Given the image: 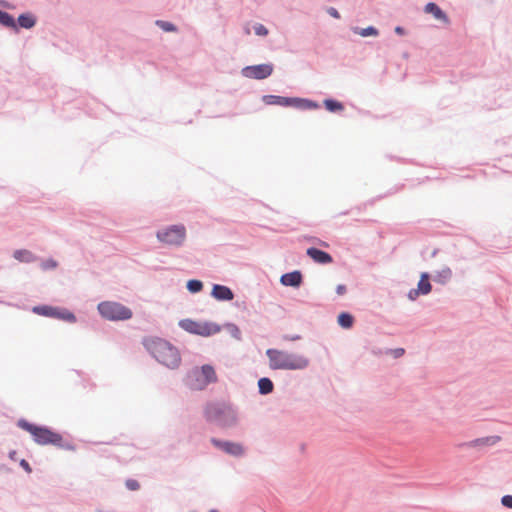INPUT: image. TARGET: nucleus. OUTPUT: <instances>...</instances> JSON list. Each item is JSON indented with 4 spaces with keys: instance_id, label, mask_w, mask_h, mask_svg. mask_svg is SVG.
I'll list each match as a JSON object with an SVG mask.
<instances>
[{
    "instance_id": "f257e3e1",
    "label": "nucleus",
    "mask_w": 512,
    "mask_h": 512,
    "mask_svg": "<svg viewBox=\"0 0 512 512\" xmlns=\"http://www.w3.org/2000/svg\"><path fill=\"white\" fill-rule=\"evenodd\" d=\"M207 423L221 429H231L239 424V410L229 401L216 400L207 402L203 409Z\"/></svg>"
},
{
    "instance_id": "f03ea898",
    "label": "nucleus",
    "mask_w": 512,
    "mask_h": 512,
    "mask_svg": "<svg viewBox=\"0 0 512 512\" xmlns=\"http://www.w3.org/2000/svg\"><path fill=\"white\" fill-rule=\"evenodd\" d=\"M17 426L29 432L35 443L38 445H53L57 448L74 451L75 445L71 442L65 441L61 434L54 432L47 426H38L28 422L26 419L21 418L17 422Z\"/></svg>"
},
{
    "instance_id": "7ed1b4c3",
    "label": "nucleus",
    "mask_w": 512,
    "mask_h": 512,
    "mask_svg": "<svg viewBox=\"0 0 512 512\" xmlns=\"http://www.w3.org/2000/svg\"><path fill=\"white\" fill-rule=\"evenodd\" d=\"M148 352L162 365L170 369H176L181 363L178 349L169 341L159 338H147L143 342Z\"/></svg>"
},
{
    "instance_id": "20e7f679",
    "label": "nucleus",
    "mask_w": 512,
    "mask_h": 512,
    "mask_svg": "<svg viewBox=\"0 0 512 512\" xmlns=\"http://www.w3.org/2000/svg\"><path fill=\"white\" fill-rule=\"evenodd\" d=\"M266 356L272 370H304L310 364V360L304 355L274 348L267 349Z\"/></svg>"
},
{
    "instance_id": "39448f33",
    "label": "nucleus",
    "mask_w": 512,
    "mask_h": 512,
    "mask_svg": "<svg viewBox=\"0 0 512 512\" xmlns=\"http://www.w3.org/2000/svg\"><path fill=\"white\" fill-rule=\"evenodd\" d=\"M157 240L172 248H180L187 238V230L183 224H173L162 227L156 231Z\"/></svg>"
},
{
    "instance_id": "423d86ee",
    "label": "nucleus",
    "mask_w": 512,
    "mask_h": 512,
    "mask_svg": "<svg viewBox=\"0 0 512 512\" xmlns=\"http://www.w3.org/2000/svg\"><path fill=\"white\" fill-rule=\"evenodd\" d=\"M97 310L102 318L109 321H125L133 316L129 307L115 301H102L98 304Z\"/></svg>"
},
{
    "instance_id": "0eeeda50",
    "label": "nucleus",
    "mask_w": 512,
    "mask_h": 512,
    "mask_svg": "<svg viewBox=\"0 0 512 512\" xmlns=\"http://www.w3.org/2000/svg\"><path fill=\"white\" fill-rule=\"evenodd\" d=\"M179 327L194 335L208 337L220 332L218 324L212 322H197L192 319H182L179 321Z\"/></svg>"
},
{
    "instance_id": "6e6552de",
    "label": "nucleus",
    "mask_w": 512,
    "mask_h": 512,
    "mask_svg": "<svg viewBox=\"0 0 512 512\" xmlns=\"http://www.w3.org/2000/svg\"><path fill=\"white\" fill-rule=\"evenodd\" d=\"M274 66L271 63L246 66L241 70L242 76L250 79H266L273 73Z\"/></svg>"
},
{
    "instance_id": "1a4fd4ad",
    "label": "nucleus",
    "mask_w": 512,
    "mask_h": 512,
    "mask_svg": "<svg viewBox=\"0 0 512 512\" xmlns=\"http://www.w3.org/2000/svg\"><path fill=\"white\" fill-rule=\"evenodd\" d=\"M195 377L197 381H200L198 385H191L194 389H203L210 383L217 381L216 372L213 366L205 364L200 370H195L189 377Z\"/></svg>"
},
{
    "instance_id": "9d476101",
    "label": "nucleus",
    "mask_w": 512,
    "mask_h": 512,
    "mask_svg": "<svg viewBox=\"0 0 512 512\" xmlns=\"http://www.w3.org/2000/svg\"><path fill=\"white\" fill-rule=\"evenodd\" d=\"M210 441L214 447L220 449L221 451L225 452L228 455L234 457H241L244 455V447L240 443L221 440L218 438H211Z\"/></svg>"
},
{
    "instance_id": "9b49d317",
    "label": "nucleus",
    "mask_w": 512,
    "mask_h": 512,
    "mask_svg": "<svg viewBox=\"0 0 512 512\" xmlns=\"http://www.w3.org/2000/svg\"><path fill=\"white\" fill-rule=\"evenodd\" d=\"M501 440V437L498 435L486 436L477 438L468 442L460 443L458 446L460 448L468 447V448H482L486 446H493L497 444Z\"/></svg>"
},
{
    "instance_id": "f8f14e48",
    "label": "nucleus",
    "mask_w": 512,
    "mask_h": 512,
    "mask_svg": "<svg viewBox=\"0 0 512 512\" xmlns=\"http://www.w3.org/2000/svg\"><path fill=\"white\" fill-rule=\"evenodd\" d=\"M280 283L283 286L297 288L303 283V275L299 270L285 273L280 277Z\"/></svg>"
},
{
    "instance_id": "ddd939ff",
    "label": "nucleus",
    "mask_w": 512,
    "mask_h": 512,
    "mask_svg": "<svg viewBox=\"0 0 512 512\" xmlns=\"http://www.w3.org/2000/svg\"><path fill=\"white\" fill-rule=\"evenodd\" d=\"M306 254L313 261L319 264H330L333 262V258L328 252L316 247H309L306 251Z\"/></svg>"
},
{
    "instance_id": "4468645a",
    "label": "nucleus",
    "mask_w": 512,
    "mask_h": 512,
    "mask_svg": "<svg viewBox=\"0 0 512 512\" xmlns=\"http://www.w3.org/2000/svg\"><path fill=\"white\" fill-rule=\"evenodd\" d=\"M211 296L218 301H231L234 298V292L228 286L214 284L212 287Z\"/></svg>"
},
{
    "instance_id": "2eb2a0df",
    "label": "nucleus",
    "mask_w": 512,
    "mask_h": 512,
    "mask_svg": "<svg viewBox=\"0 0 512 512\" xmlns=\"http://www.w3.org/2000/svg\"><path fill=\"white\" fill-rule=\"evenodd\" d=\"M424 11L428 14L433 15L435 19L442 21L445 24L450 23L447 14L434 2L427 3L424 7Z\"/></svg>"
},
{
    "instance_id": "dca6fc26",
    "label": "nucleus",
    "mask_w": 512,
    "mask_h": 512,
    "mask_svg": "<svg viewBox=\"0 0 512 512\" xmlns=\"http://www.w3.org/2000/svg\"><path fill=\"white\" fill-rule=\"evenodd\" d=\"M293 97H285L279 95H264L262 97V101L266 105H279L283 107H291L292 106Z\"/></svg>"
},
{
    "instance_id": "f3484780",
    "label": "nucleus",
    "mask_w": 512,
    "mask_h": 512,
    "mask_svg": "<svg viewBox=\"0 0 512 512\" xmlns=\"http://www.w3.org/2000/svg\"><path fill=\"white\" fill-rule=\"evenodd\" d=\"M291 107H294L298 110H315L319 109L320 105L318 102L311 99L293 97Z\"/></svg>"
},
{
    "instance_id": "a211bd4d",
    "label": "nucleus",
    "mask_w": 512,
    "mask_h": 512,
    "mask_svg": "<svg viewBox=\"0 0 512 512\" xmlns=\"http://www.w3.org/2000/svg\"><path fill=\"white\" fill-rule=\"evenodd\" d=\"M59 307L50 305H37L32 308V312L44 316L57 319Z\"/></svg>"
},
{
    "instance_id": "6ab92c4d",
    "label": "nucleus",
    "mask_w": 512,
    "mask_h": 512,
    "mask_svg": "<svg viewBox=\"0 0 512 512\" xmlns=\"http://www.w3.org/2000/svg\"><path fill=\"white\" fill-rule=\"evenodd\" d=\"M36 22V17L32 13L26 12L18 16L16 24L17 27L19 26L24 29H31L36 25Z\"/></svg>"
},
{
    "instance_id": "aec40b11",
    "label": "nucleus",
    "mask_w": 512,
    "mask_h": 512,
    "mask_svg": "<svg viewBox=\"0 0 512 512\" xmlns=\"http://www.w3.org/2000/svg\"><path fill=\"white\" fill-rule=\"evenodd\" d=\"M431 275L428 272H422L420 279L417 284V289L422 295H428L432 291V285L430 283Z\"/></svg>"
},
{
    "instance_id": "412c9836",
    "label": "nucleus",
    "mask_w": 512,
    "mask_h": 512,
    "mask_svg": "<svg viewBox=\"0 0 512 512\" xmlns=\"http://www.w3.org/2000/svg\"><path fill=\"white\" fill-rule=\"evenodd\" d=\"M13 257L23 263H32L38 259V257L31 251L26 249H18L13 253Z\"/></svg>"
},
{
    "instance_id": "4be33fe9",
    "label": "nucleus",
    "mask_w": 512,
    "mask_h": 512,
    "mask_svg": "<svg viewBox=\"0 0 512 512\" xmlns=\"http://www.w3.org/2000/svg\"><path fill=\"white\" fill-rule=\"evenodd\" d=\"M452 270L449 267H444L440 271H437L433 277V280L436 283H439L441 285L447 284L451 278H452Z\"/></svg>"
},
{
    "instance_id": "5701e85b",
    "label": "nucleus",
    "mask_w": 512,
    "mask_h": 512,
    "mask_svg": "<svg viewBox=\"0 0 512 512\" xmlns=\"http://www.w3.org/2000/svg\"><path fill=\"white\" fill-rule=\"evenodd\" d=\"M274 390V383L268 377H262L258 380V392L261 395L271 394Z\"/></svg>"
},
{
    "instance_id": "b1692460",
    "label": "nucleus",
    "mask_w": 512,
    "mask_h": 512,
    "mask_svg": "<svg viewBox=\"0 0 512 512\" xmlns=\"http://www.w3.org/2000/svg\"><path fill=\"white\" fill-rule=\"evenodd\" d=\"M0 25L6 28L18 30L15 18L8 12L0 9Z\"/></svg>"
},
{
    "instance_id": "393cba45",
    "label": "nucleus",
    "mask_w": 512,
    "mask_h": 512,
    "mask_svg": "<svg viewBox=\"0 0 512 512\" xmlns=\"http://www.w3.org/2000/svg\"><path fill=\"white\" fill-rule=\"evenodd\" d=\"M323 104H324L325 109L331 113H338V112H341L344 110L343 103L336 99H332V98L325 99Z\"/></svg>"
},
{
    "instance_id": "a878e982",
    "label": "nucleus",
    "mask_w": 512,
    "mask_h": 512,
    "mask_svg": "<svg viewBox=\"0 0 512 512\" xmlns=\"http://www.w3.org/2000/svg\"><path fill=\"white\" fill-rule=\"evenodd\" d=\"M339 326L344 329H349L353 326L354 317L348 312H341L337 317Z\"/></svg>"
},
{
    "instance_id": "bb28decb",
    "label": "nucleus",
    "mask_w": 512,
    "mask_h": 512,
    "mask_svg": "<svg viewBox=\"0 0 512 512\" xmlns=\"http://www.w3.org/2000/svg\"><path fill=\"white\" fill-rule=\"evenodd\" d=\"M353 32L362 37L378 36L379 31L374 26H368L366 28L354 27Z\"/></svg>"
},
{
    "instance_id": "cd10ccee",
    "label": "nucleus",
    "mask_w": 512,
    "mask_h": 512,
    "mask_svg": "<svg viewBox=\"0 0 512 512\" xmlns=\"http://www.w3.org/2000/svg\"><path fill=\"white\" fill-rule=\"evenodd\" d=\"M57 319L64 320L69 323H75L77 321V318L74 313L69 311L66 308H60L58 309V316Z\"/></svg>"
},
{
    "instance_id": "c85d7f7f",
    "label": "nucleus",
    "mask_w": 512,
    "mask_h": 512,
    "mask_svg": "<svg viewBox=\"0 0 512 512\" xmlns=\"http://www.w3.org/2000/svg\"><path fill=\"white\" fill-rule=\"evenodd\" d=\"M186 288L192 294L199 293L203 289V282L198 279H190L186 283Z\"/></svg>"
},
{
    "instance_id": "c756f323",
    "label": "nucleus",
    "mask_w": 512,
    "mask_h": 512,
    "mask_svg": "<svg viewBox=\"0 0 512 512\" xmlns=\"http://www.w3.org/2000/svg\"><path fill=\"white\" fill-rule=\"evenodd\" d=\"M155 24L162 29L164 32H175L177 31V27L168 21L164 20H156Z\"/></svg>"
},
{
    "instance_id": "7c9ffc66",
    "label": "nucleus",
    "mask_w": 512,
    "mask_h": 512,
    "mask_svg": "<svg viewBox=\"0 0 512 512\" xmlns=\"http://www.w3.org/2000/svg\"><path fill=\"white\" fill-rule=\"evenodd\" d=\"M226 328L233 338H235L236 340H241L242 333L236 324L227 323Z\"/></svg>"
},
{
    "instance_id": "2f4dec72",
    "label": "nucleus",
    "mask_w": 512,
    "mask_h": 512,
    "mask_svg": "<svg viewBox=\"0 0 512 512\" xmlns=\"http://www.w3.org/2000/svg\"><path fill=\"white\" fill-rule=\"evenodd\" d=\"M58 262L54 260L53 258H48L46 260H43L40 264V267L43 271L53 270L57 268Z\"/></svg>"
},
{
    "instance_id": "473e14b6",
    "label": "nucleus",
    "mask_w": 512,
    "mask_h": 512,
    "mask_svg": "<svg viewBox=\"0 0 512 512\" xmlns=\"http://www.w3.org/2000/svg\"><path fill=\"white\" fill-rule=\"evenodd\" d=\"M254 32L258 36H266V35H268V29L263 24H260V23H257L254 26Z\"/></svg>"
},
{
    "instance_id": "72a5a7b5",
    "label": "nucleus",
    "mask_w": 512,
    "mask_h": 512,
    "mask_svg": "<svg viewBox=\"0 0 512 512\" xmlns=\"http://www.w3.org/2000/svg\"><path fill=\"white\" fill-rule=\"evenodd\" d=\"M127 489L131 490V491H136L140 488V484L137 480H134V479H128L126 480V483H125Z\"/></svg>"
},
{
    "instance_id": "f704fd0d",
    "label": "nucleus",
    "mask_w": 512,
    "mask_h": 512,
    "mask_svg": "<svg viewBox=\"0 0 512 512\" xmlns=\"http://www.w3.org/2000/svg\"><path fill=\"white\" fill-rule=\"evenodd\" d=\"M501 504L509 509H512V495H504L501 498Z\"/></svg>"
},
{
    "instance_id": "c9c22d12",
    "label": "nucleus",
    "mask_w": 512,
    "mask_h": 512,
    "mask_svg": "<svg viewBox=\"0 0 512 512\" xmlns=\"http://www.w3.org/2000/svg\"><path fill=\"white\" fill-rule=\"evenodd\" d=\"M390 354L393 355L394 358H400L404 355L405 350L403 348H395V349H389L388 351Z\"/></svg>"
},
{
    "instance_id": "e433bc0d",
    "label": "nucleus",
    "mask_w": 512,
    "mask_h": 512,
    "mask_svg": "<svg viewBox=\"0 0 512 512\" xmlns=\"http://www.w3.org/2000/svg\"><path fill=\"white\" fill-rule=\"evenodd\" d=\"M420 295H422V293H420V292L418 291V289H417V288H415V289H411V290L408 292V295H407V296H408V298H409L410 300L414 301V300H416Z\"/></svg>"
},
{
    "instance_id": "4c0bfd02",
    "label": "nucleus",
    "mask_w": 512,
    "mask_h": 512,
    "mask_svg": "<svg viewBox=\"0 0 512 512\" xmlns=\"http://www.w3.org/2000/svg\"><path fill=\"white\" fill-rule=\"evenodd\" d=\"M326 12L333 18L335 19H340V13L338 12V10L334 7H328L326 9Z\"/></svg>"
},
{
    "instance_id": "58836bf2",
    "label": "nucleus",
    "mask_w": 512,
    "mask_h": 512,
    "mask_svg": "<svg viewBox=\"0 0 512 512\" xmlns=\"http://www.w3.org/2000/svg\"><path fill=\"white\" fill-rule=\"evenodd\" d=\"M19 464L27 473L32 472L30 464L25 459H22Z\"/></svg>"
},
{
    "instance_id": "ea45409f",
    "label": "nucleus",
    "mask_w": 512,
    "mask_h": 512,
    "mask_svg": "<svg viewBox=\"0 0 512 512\" xmlns=\"http://www.w3.org/2000/svg\"><path fill=\"white\" fill-rule=\"evenodd\" d=\"M347 292V287L344 284H339L336 287V293L338 295H344Z\"/></svg>"
},
{
    "instance_id": "a19ab883",
    "label": "nucleus",
    "mask_w": 512,
    "mask_h": 512,
    "mask_svg": "<svg viewBox=\"0 0 512 512\" xmlns=\"http://www.w3.org/2000/svg\"><path fill=\"white\" fill-rule=\"evenodd\" d=\"M394 32L397 34V35H405L406 33V30L402 27V26H396L395 29H394Z\"/></svg>"
},
{
    "instance_id": "79ce46f5",
    "label": "nucleus",
    "mask_w": 512,
    "mask_h": 512,
    "mask_svg": "<svg viewBox=\"0 0 512 512\" xmlns=\"http://www.w3.org/2000/svg\"><path fill=\"white\" fill-rule=\"evenodd\" d=\"M285 339H289V340L295 341V340L300 339V336L299 335H294V336H291V337L285 336Z\"/></svg>"
},
{
    "instance_id": "37998d69",
    "label": "nucleus",
    "mask_w": 512,
    "mask_h": 512,
    "mask_svg": "<svg viewBox=\"0 0 512 512\" xmlns=\"http://www.w3.org/2000/svg\"><path fill=\"white\" fill-rule=\"evenodd\" d=\"M15 455H16V451H11V452L9 453V457H10L11 459H14V456H15Z\"/></svg>"
},
{
    "instance_id": "c03bdc74",
    "label": "nucleus",
    "mask_w": 512,
    "mask_h": 512,
    "mask_svg": "<svg viewBox=\"0 0 512 512\" xmlns=\"http://www.w3.org/2000/svg\"><path fill=\"white\" fill-rule=\"evenodd\" d=\"M4 3H5L4 1L0 0V4H1V5H2V4H4Z\"/></svg>"
},
{
    "instance_id": "a18cd8bd",
    "label": "nucleus",
    "mask_w": 512,
    "mask_h": 512,
    "mask_svg": "<svg viewBox=\"0 0 512 512\" xmlns=\"http://www.w3.org/2000/svg\"><path fill=\"white\" fill-rule=\"evenodd\" d=\"M209 512H218L217 510H210Z\"/></svg>"
}]
</instances>
